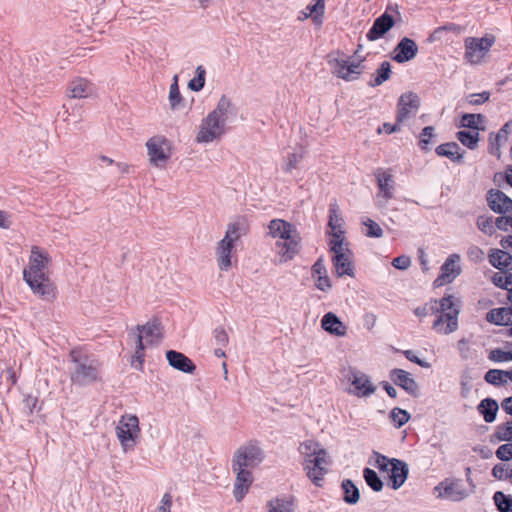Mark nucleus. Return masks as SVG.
Here are the masks:
<instances>
[{"label":"nucleus","instance_id":"1a4fd4ad","mask_svg":"<svg viewBox=\"0 0 512 512\" xmlns=\"http://www.w3.org/2000/svg\"><path fill=\"white\" fill-rule=\"evenodd\" d=\"M343 377L352 386L348 392L356 397H369L376 391L370 377L355 367L344 369Z\"/></svg>","mask_w":512,"mask_h":512},{"label":"nucleus","instance_id":"6ab92c4d","mask_svg":"<svg viewBox=\"0 0 512 512\" xmlns=\"http://www.w3.org/2000/svg\"><path fill=\"white\" fill-rule=\"evenodd\" d=\"M300 241L301 238L297 232L287 239L278 240L276 242V248L278 250L281 263L291 261L299 253Z\"/></svg>","mask_w":512,"mask_h":512},{"label":"nucleus","instance_id":"37998d69","mask_svg":"<svg viewBox=\"0 0 512 512\" xmlns=\"http://www.w3.org/2000/svg\"><path fill=\"white\" fill-rule=\"evenodd\" d=\"M511 260V254L502 250H493L489 255L490 263L499 270L507 267Z\"/></svg>","mask_w":512,"mask_h":512},{"label":"nucleus","instance_id":"4be33fe9","mask_svg":"<svg viewBox=\"0 0 512 512\" xmlns=\"http://www.w3.org/2000/svg\"><path fill=\"white\" fill-rule=\"evenodd\" d=\"M332 262L338 277L344 275H353L352 252L348 248L347 251L333 252Z\"/></svg>","mask_w":512,"mask_h":512},{"label":"nucleus","instance_id":"dca6fc26","mask_svg":"<svg viewBox=\"0 0 512 512\" xmlns=\"http://www.w3.org/2000/svg\"><path fill=\"white\" fill-rule=\"evenodd\" d=\"M419 105L420 101L417 94L413 92L402 94L398 101L397 122L403 123L411 117H414L418 112Z\"/></svg>","mask_w":512,"mask_h":512},{"label":"nucleus","instance_id":"f3484780","mask_svg":"<svg viewBox=\"0 0 512 512\" xmlns=\"http://www.w3.org/2000/svg\"><path fill=\"white\" fill-rule=\"evenodd\" d=\"M231 469L236 476L233 488V496L237 502H240L248 493L253 483L252 470L233 466H231Z\"/></svg>","mask_w":512,"mask_h":512},{"label":"nucleus","instance_id":"39448f33","mask_svg":"<svg viewBox=\"0 0 512 512\" xmlns=\"http://www.w3.org/2000/svg\"><path fill=\"white\" fill-rule=\"evenodd\" d=\"M265 453L257 441H248L241 445L233 454L231 466L252 470L259 466Z\"/></svg>","mask_w":512,"mask_h":512},{"label":"nucleus","instance_id":"69168bd1","mask_svg":"<svg viewBox=\"0 0 512 512\" xmlns=\"http://www.w3.org/2000/svg\"><path fill=\"white\" fill-rule=\"evenodd\" d=\"M172 496L170 493H165L162 496L159 506L154 512H171Z\"/></svg>","mask_w":512,"mask_h":512},{"label":"nucleus","instance_id":"c85d7f7f","mask_svg":"<svg viewBox=\"0 0 512 512\" xmlns=\"http://www.w3.org/2000/svg\"><path fill=\"white\" fill-rule=\"evenodd\" d=\"M487 201L489 207L497 213H506L512 207V199L499 190H491Z\"/></svg>","mask_w":512,"mask_h":512},{"label":"nucleus","instance_id":"a18cd8bd","mask_svg":"<svg viewBox=\"0 0 512 512\" xmlns=\"http://www.w3.org/2000/svg\"><path fill=\"white\" fill-rule=\"evenodd\" d=\"M183 98L180 94L178 86V76L173 77V83L170 85L169 90V103L173 110L179 109L182 106Z\"/></svg>","mask_w":512,"mask_h":512},{"label":"nucleus","instance_id":"338daca9","mask_svg":"<svg viewBox=\"0 0 512 512\" xmlns=\"http://www.w3.org/2000/svg\"><path fill=\"white\" fill-rule=\"evenodd\" d=\"M393 267L399 270H406L411 265V259L410 257L406 255H401L393 259L392 261Z\"/></svg>","mask_w":512,"mask_h":512},{"label":"nucleus","instance_id":"cd10ccee","mask_svg":"<svg viewBox=\"0 0 512 512\" xmlns=\"http://www.w3.org/2000/svg\"><path fill=\"white\" fill-rule=\"evenodd\" d=\"M325 12V0H315V3L309 4L300 12L298 19L300 21L311 18L316 25H322Z\"/></svg>","mask_w":512,"mask_h":512},{"label":"nucleus","instance_id":"f257e3e1","mask_svg":"<svg viewBox=\"0 0 512 512\" xmlns=\"http://www.w3.org/2000/svg\"><path fill=\"white\" fill-rule=\"evenodd\" d=\"M49 263L50 258L47 252L33 246L28 265L23 270V279L32 292L48 302L56 298V287L47 274Z\"/></svg>","mask_w":512,"mask_h":512},{"label":"nucleus","instance_id":"aec40b11","mask_svg":"<svg viewBox=\"0 0 512 512\" xmlns=\"http://www.w3.org/2000/svg\"><path fill=\"white\" fill-rule=\"evenodd\" d=\"M418 53V45L408 37L402 38L392 53V59L397 63H405L411 61Z\"/></svg>","mask_w":512,"mask_h":512},{"label":"nucleus","instance_id":"ea45409f","mask_svg":"<svg viewBox=\"0 0 512 512\" xmlns=\"http://www.w3.org/2000/svg\"><path fill=\"white\" fill-rule=\"evenodd\" d=\"M492 281L496 286L507 290V299L512 301V274L500 270L493 275Z\"/></svg>","mask_w":512,"mask_h":512},{"label":"nucleus","instance_id":"72a5a7b5","mask_svg":"<svg viewBox=\"0 0 512 512\" xmlns=\"http://www.w3.org/2000/svg\"><path fill=\"white\" fill-rule=\"evenodd\" d=\"M510 124L507 122L495 135L491 134L489 138L490 154L500 158V148L508 140V128Z\"/></svg>","mask_w":512,"mask_h":512},{"label":"nucleus","instance_id":"052dcab7","mask_svg":"<svg viewBox=\"0 0 512 512\" xmlns=\"http://www.w3.org/2000/svg\"><path fill=\"white\" fill-rule=\"evenodd\" d=\"M489 359L494 362H506L512 360V351L494 349L489 354Z\"/></svg>","mask_w":512,"mask_h":512},{"label":"nucleus","instance_id":"6e6d98bb","mask_svg":"<svg viewBox=\"0 0 512 512\" xmlns=\"http://www.w3.org/2000/svg\"><path fill=\"white\" fill-rule=\"evenodd\" d=\"M492 475L498 480L512 478V468L508 463H499L492 469Z\"/></svg>","mask_w":512,"mask_h":512},{"label":"nucleus","instance_id":"f03ea898","mask_svg":"<svg viewBox=\"0 0 512 512\" xmlns=\"http://www.w3.org/2000/svg\"><path fill=\"white\" fill-rule=\"evenodd\" d=\"M299 451L304 458L303 465L307 476L315 485L320 486L330 464L327 451L313 440L302 442Z\"/></svg>","mask_w":512,"mask_h":512},{"label":"nucleus","instance_id":"8fccbe9b","mask_svg":"<svg viewBox=\"0 0 512 512\" xmlns=\"http://www.w3.org/2000/svg\"><path fill=\"white\" fill-rule=\"evenodd\" d=\"M363 477L365 479V482L367 483V485L375 492H379L382 490L383 488V482L382 480L379 478V476L377 475V473L370 469V468H365L363 470Z\"/></svg>","mask_w":512,"mask_h":512},{"label":"nucleus","instance_id":"680f3d73","mask_svg":"<svg viewBox=\"0 0 512 512\" xmlns=\"http://www.w3.org/2000/svg\"><path fill=\"white\" fill-rule=\"evenodd\" d=\"M477 225L478 228L486 234H492L494 232L495 223L491 217H479L477 220Z\"/></svg>","mask_w":512,"mask_h":512},{"label":"nucleus","instance_id":"49530a36","mask_svg":"<svg viewBox=\"0 0 512 512\" xmlns=\"http://www.w3.org/2000/svg\"><path fill=\"white\" fill-rule=\"evenodd\" d=\"M512 440V421H507L504 425L498 426L496 432L491 436V441L498 443L501 441Z\"/></svg>","mask_w":512,"mask_h":512},{"label":"nucleus","instance_id":"09e8293b","mask_svg":"<svg viewBox=\"0 0 512 512\" xmlns=\"http://www.w3.org/2000/svg\"><path fill=\"white\" fill-rule=\"evenodd\" d=\"M457 139L469 149H474L479 141V133L477 131H459Z\"/></svg>","mask_w":512,"mask_h":512},{"label":"nucleus","instance_id":"393cba45","mask_svg":"<svg viewBox=\"0 0 512 512\" xmlns=\"http://www.w3.org/2000/svg\"><path fill=\"white\" fill-rule=\"evenodd\" d=\"M312 278L315 281L317 289L327 292L331 289L332 284L327 275V269L324 264L323 258L317 259L311 268Z\"/></svg>","mask_w":512,"mask_h":512},{"label":"nucleus","instance_id":"603ef678","mask_svg":"<svg viewBox=\"0 0 512 512\" xmlns=\"http://www.w3.org/2000/svg\"><path fill=\"white\" fill-rule=\"evenodd\" d=\"M205 75H206L205 68L201 65L198 66L195 70V77L189 81L188 87L192 91H196V92L202 90L205 85Z\"/></svg>","mask_w":512,"mask_h":512},{"label":"nucleus","instance_id":"de8ad7c7","mask_svg":"<svg viewBox=\"0 0 512 512\" xmlns=\"http://www.w3.org/2000/svg\"><path fill=\"white\" fill-rule=\"evenodd\" d=\"M369 463L375 466L381 472L388 473L390 467L392 466L393 459H389L388 457L374 451Z\"/></svg>","mask_w":512,"mask_h":512},{"label":"nucleus","instance_id":"9d476101","mask_svg":"<svg viewBox=\"0 0 512 512\" xmlns=\"http://www.w3.org/2000/svg\"><path fill=\"white\" fill-rule=\"evenodd\" d=\"M150 162L156 167H163L171 156V146L164 136H153L146 142Z\"/></svg>","mask_w":512,"mask_h":512},{"label":"nucleus","instance_id":"79ce46f5","mask_svg":"<svg viewBox=\"0 0 512 512\" xmlns=\"http://www.w3.org/2000/svg\"><path fill=\"white\" fill-rule=\"evenodd\" d=\"M391 64L388 61L381 63L380 67L376 70L375 76L369 82L371 87H376L383 84L390 78Z\"/></svg>","mask_w":512,"mask_h":512},{"label":"nucleus","instance_id":"5701e85b","mask_svg":"<svg viewBox=\"0 0 512 512\" xmlns=\"http://www.w3.org/2000/svg\"><path fill=\"white\" fill-rule=\"evenodd\" d=\"M390 378L394 382V384L400 386L408 394L412 396H417L419 389L418 384L411 377L410 373L402 369H393L390 372Z\"/></svg>","mask_w":512,"mask_h":512},{"label":"nucleus","instance_id":"473e14b6","mask_svg":"<svg viewBox=\"0 0 512 512\" xmlns=\"http://www.w3.org/2000/svg\"><path fill=\"white\" fill-rule=\"evenodd\" d=\"M486 320L495 325L508 326L512 321V307L492 309L487 313Z\"/></svg>","mask_w":512,"mask_h":512},{"label":"nucleus","instance_id":"e2e57ef3","mask_svg":"<svg viewBox=\"0 0 512 512\" xmlns=\"http://www.w3.org/2000/svg\"><path fill=\"white\" fill-rule=\"evenodd\" d=\"M496 456L502 461H509L512 459V443H506L501 445L497 451Z\"/></svg>","mask_w":512,"mask_h":512},{"label":"nucleus","instance_id":"4468645a","mask_svg":"<svg viewBox=\"0 0 512 512\" xmlns=\"http://www.w3.org/2000/svg\"><path fill=\"white\" fill-rule=\"evenodd\" d=\"M438 498H445L450 501L459 502L468 496V492L461 480L445 479L435 488Z\"/></svg>","mask_w":512,"mask_h":512},{"label":"nucleus","instance_id":"c03bdc74","mask_svg":"<svg viewBox=\"0 0 512 512\" xmlns=\"http://www.w3.org/2000/svg\"><path fill=\"white\" fill-rule=\"evenodd\" d=\"M344 501L348 504H356L359 501L360 493L355 484L347 479L342 482Z\"/></svg>","mask_w":512,"mask_h":512},{"label":"nucleus","instance_id":"6e6552de","mask_svg":"<svg viewBox=\"0 0 512 512\" xmlns=\"http://www.w3.org/2000/svg\"><path fill=\"white\" fill-rule=\"evenodd\" d=\"M328 62L332 73L345 81H354L358 79L364 70L362 61L350 62L339 52L330 54Z\"/></svg>","mask_w":512,"mask_h":512},{"label":"nucleus","instance_id":"0e129e2a","mask_svg":"<svg viewBox=\"0 0 512 512\" xmlns=\"http://www.w3.org/2000/svg\"><path fill=\"white\" fill-rule=\"evenodd\" d=\"M490 93L483 91L481 93H473L467 97V102L472 105H480L489 100Z\"/></svg>","mask_w":512,"mask_h":512},{"label":"nucleus","instance_id":"a211bd4d","mask_svg":"<svg viewBox=\"0 0 512 512\" xmlns=\"http://www.w3.org/2000/svg\"><path fill=\"white\" fill-rule=\"evenodd\" d=\"M460 255L451 254L445 260L440 268V274L435 280L437 286L451 283L461 273V267L459 265Z\"/></svg>","mask_w":512,"mask_h":512},{"label":"nucleus","instance_id":"b1692460","mask_svg":"<svg viewBox=\"0 0 512 512\" xmlns=\"http://www.w3.org/2000/svg\"><path fill=\"white\" fill-rule=\"evenodd\" d=\"M321 327L333 336L344 337L347 334V326L333 312H328L322 317Z\"/></svg>","mask_w":512,"mask_h":512},{"label":"nucleus","instance_id":"423d86ee","mask_svg":"<svg viewBox=\"0 0 512 512\" xmlns=\"http://www.w3.org/2000/svg\"><path fill=\"white\" fill-rule=\"evenodd\" d=\"M139 419L136 415H123L116 426V436L124 452L133 450L140 437Z\"/></svg>","mask_w":512,"mask_h":512},{"label":"nucleus","instance_id":"f704fd0d","mask_svg":"<svg viewBox=\"0 0 512 512\" xmlns=\"http://www.w3.org/2000/svg\"><path fill=\"white\" fill-rule=\"evenodd\" d=\"M460 146L455 142H448L439 145L436 148V153L439 156L446 157L453 162H461L463 159V154L460 152Z\"/></svg>","mask_w":512,"mask_h":512},{"label":"nucleus","instance_id":"2eb2a0df","mask_svg":"<svg viewBox=\"0 0 512 512\" xmlns=\"http://www.w3.org/2000/svg\"><path fill=\"white\" fill-rule=\"evenodd\" d=\"M76 366L72 373V381L78 384H87L95 381L98 378V363L94 360L86 359L83 362H78L74 359Z\"/></svg>","mask_w":512,"mask_h":512},{"label":"nucleus","instance_id":"9b49d317","mask_svg":"<svg viewBox=\"0 0 512 512\" xmlns=\"http://www.w3.org/2000/svg\"><path fill=\"white\" fill-rule=\"evenodd\" d=\"M430 309L432 314H446V321H448L449 327L447 331L457 330L458 315L460 311L458 301L452 295L444 296L440 300H432Z\"/></svg>","mask_w":512,"mask_h":512},{"label":"nucleus","instance_id":"7ed1b4c3","mask_svg":"<svg viewBox=\"0 0 512 512\" xmlns=\"http://www.w3.org/2000/svg\"><path fill=\"white\" fill-rule=\"evenodd\" d=\"M245 234V228L240 222L229 223L225 236L216 246L215 256L218 268L228 271L232 267V253L237 241Z\"/></svg>","mask_w":512,"mask_h":512},{"label":"nucleus","instance_id":"3c124183","mask_svg":"<svg viewBox=\"0 0 512 512\" xmlns=\"http://www.w3.org/2000/svg\"><path fill=\"white\" fill-rule=\"evenodd\" d=\"M330 234L332 236V238L329 242L331 252L332 253L337 252L338 250L339 251H347V249L349 247H348V243L345 242L344 231H340V232L331 231Z\"/></svg>","mask_w":512,"mask_h":512},{"label":"nucleus","instance_id":"5fc2aeb1","mask_svg":"<svg viewBox=\"0 0 512 512\" xmlns=\"http://www.w3.org/2000/svg\"><path fill=\"white\" fill-rule=\"evenodd\" d=\"M362 224L366 228L364 234L370 238H380L383 236V230L378 223L370 218H365Z\"/></svg>","mask_w":512,"mask_h":512},{"label":"nucleus","instance_id":"58836bf2","mask_svg":"<svg viewBox=\"0 0 512 512\" xmlns=\"http://www.w3.org/2000/svg\"><path fill=\"white\" fill-rule=\"evenodd\" d=\"M266 512H294L293 501L287 498H275L270 500Z\"/></svg>","mask_w":512,"mask_h":512},{"label":"nucleus","instance_id":"412c9836","mask_svg":"<svg viewBox=\"0 0 512 512\" xmlns=\"http://www.w3.org/2000/svg\"><path fill=\"white\" fill-rule=\"evenodd\" d=\"M391 6L387 7L385 13L374 20L372 27L366 34L369 41H376L383 37L395 24L393 17L388 13Z\"/></svg>","mask_w":512,"mask_h":512},{"label":"nucleus","instance_id":"774afa93","mask_svg":"<svg viewBox=\"0 0 512 512\" xmlns=\"http://www.w3.org/2000/svg\"><path fill=\"white\" fill-rule=\"evenodd\" d=\"M467 256L473 262H480L484 259V252L477 246H471L467 251Z\"/></svg>","mask_w":512,"mask_h":512},{"label":"nucleus","instance_id":"c756f323","mask_svg":"<svg viewBox=\"0 0 512 512\" xmlns=\"http://www.w3.org/2000/svg\"><path fill=\"white\" fill-rule=\"evenodd\" d=\"M269 235L273 238L284 240L289 238L292 234L297 233L296 228L289 222L282 219H274L269 223Z\"/></svg>","mask_w":512,"mask_h":512},{"label":"nucleus","instance_id":"7c9ffc66","mask_svg":"<svg viewBox=\"0 0 512 512\" xmlns=\"http://www.w3.org/2000/svg\"><path fill=\"white\" fill-rule=\"evenodd\" d=\"M67 92L70 98L81 99L89 97L93 93V88L91 83L80 78L70 82Z\"/></svg>","mask_w":512,"mask_h":512},{"label":"nucleus","instance_id":"864d4df0","mask_svg":"<svg viewBox=\"0 0 512 512\" xmlns=\"http://www.w3.org/2000/svg\"><path fill=\"white\" fill-rule=\"evenodd\" d=\"M494 503L500 512L512 511V498L506 496L503 492L497 491L493 496Z\"/></svg>","mask_w":512,"mask_h":512},{"label":"nucleus","instance_id":"e433bc0d","mask_svg":"<svg viewBox=\"0 0 512 512\" xmlns=\"http://www.w3.org/2000/svg\"><path fill=\"white\" fill-rule=\"evenodd\" d=\"M485 381L492 385H502L507 383V380H512V371H503L498 369H490L485 374Z\"/></svg>","mask_w":512,"mask_h":512},{"label":"nucleus","instance_id":"a19ab883","mask_svg":"<svg viewBox=\"0 0 512 512\" xmlns=\"http://www.w3.org/2000/svg\"><path fill=\"white\" fill-rule=\"evenodd\" d=\"M485 117L481 114H464L461 118V126L474 131L484 130Z\"/></svg>","mask_w":512,"mask_h":512},{"label":"nucleus","instance_id":"ddd939ff","mask_svg":"<svg viewBox=\"0 0 512 512\" xmlns=\"http://www.w3.org/2000/svg\"><path fill=\"white\" fill-rule=\"evenodd\" d=\"M226 131V125L218 119L207 115L202 119L196 135L198 143H211L219 139Z\"/></svg>","mask_w":512,"mask_h":512},{"label":"nucleus","instance_id":"a878e982","mask_svg":"<svg viewBox=\"0 0 512 512\" xmlns=\"http://www.w3.org/2000/svg\"><path fill=\"white\" fill-rule=\"evenodd\" d=\"M408 472V465L405 462L393 458L392 466L387 474L394 490L399 489L404 484L407 479Z\"/></svg>","mask_w":512,"mask_h":512},{"label":"nucleus","instance_id":"c9c22d12","mask_svg":"<svg viewBox=\"0 0 512 512\" xmlns=\"http://www.w3.org/2000/svg\"><path fill=\"white\" fill-rule=\"evenodd\" d=\"M478 411L483 415L486 422L491 423L496 418L498 404L491 398H485L478 405Z\"/></svg>","mask_w":512,"mask_h":512},{"label":"nucleus","instance_id":"f8f14e48","mask_svg":"<svg viewBox=\"0 0 512 512\" xmlns=\"http://www.w3.org/2000/svg\"><path fill=\"white\" fill-rule=\"evenodd\" d=\"M377 181V206L385 208L389 200L394 197L395 182L390 170L377 168L374 172Z\"/></svg>","mask_w":512,"mask_h":512},{"label":"nucleus","instance_id":"4c0bfd02","mask_svg":"<svg viewBox=\"0 0 512 512\" xmlns=\"http://www.w3.org/2000/svg\"><path fill=\"white\" fill-rule=\"evenodd\" d=\"M328 226L331 231H344L343 230V218L340 213V208L336 202H333L329 206V221Z\"/></svg>","mask_w":512,"mask_h":512},{"label":"nucleus","instance_id":"20e7f679","mask_svg":"<svg viewBox=\"0 0 512 512\" xmlns=\"http://www.w3.org/2000/svg\"><path fill=\"white\" fill-rule=\"evenodd\" d=\"M136 342L135 358L141 364L144 360V350L160 342L162 334L160 323L156 320L138 325L133 333Z\"/></svg>","mask_w":512,"mask_h":512},{"label":"nucleus","instance_id":"0eeeda50","mask_svg":"<svg viewBox=\"0 0 512 512\" xmlns=\"http://www.w3.org/2000/svg\"><path fill=\"white\" fill-rule=\"evenodd\" d=\"M494 42L495 38L492 35H485L483 37H467L464 40L465 60L471 65L481 64L488 55Z\"/></svg>","mask_w":512,"mask_h":512},{"label":"nucleus","instance_id":"2f4dec72","mask_svg":"<svg viewBox=\"0 0 512 512\" xmlns=\"http://www.w3.org/2000/svg\"><path fill=\"white\" fill-rule=\"evenodd\" d=\"M233 114L232 111V102L229 98H227L225 95H223L214 110H212L208 115L211 117L218 119L223 124L226 125L229 116Z\"/></svg>","mask_w":512,"mask_h":512},{"label":"nucleus","instance_id":"4d7b16f0","mask_svg":"<svg viewBox=\"0 0 512 512\" xmlns=\"http://www.w3.org/2000/svg\"><path fill=\"white\" fill-rule=\"evenodd\" d=\"M390 418L397 428L406 424L410 419V414L401 408H394L390 412Z\"/></svg>","mask_w":512,"mask_h":512},{"label":"nucleus","instance_id":"13d9d810","mask_svg":"<svg viewBox=\"0 0 512 512\" xmlns=\"http://www.w3.org/2000/svg\"><path fill=\"white\" fill-rule=\"evenodd\" d=\"M303 157V153H289L284 159V172L291 173L292 170L295 169L297 165L302 161Z\"/></svg>","mask_w":512,"mask_h":512},{"label":"nucleus","instance_id":"bb28decb","mask_svg":"<svg viewBox=\"0 0 512 512\" xmlns=\"http://www.w3.org/2000/svg\"><path fill=\"white\" fill-rule=\"evenodd\" d=\"M166 358L170 366L184 373H193L196 369L194 363L183 353L169 350L166 353Z\"/></svg>","mask_w":512,"mask_h":512},{"label":"nucleus","instance_id":"bf43d9fd","mask_svg":"<svg viewBox=\"0 0 512 512\" xmlns=\"http://www.w3.org/2000/svg\"><path fill=\"white\" fill-rule=\"evenodd\" d=\"M437 319L434 321L432 327L433 329L440 334L448 335L452 333L453 331H447L449 329L448 327V321H446V314L445 313H438Z\"/></svg>","mask_w":512,"mask_h":512}]
</instances>
